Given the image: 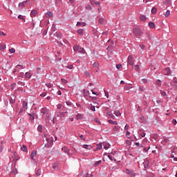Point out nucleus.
I'll return each mask as SVG.
<instances>
[{
    "mask_svg": "<svg viewBox=\"0 0 177 177\" xmlns=\"http://www.w3.org/2000/svg\"><path fill=\"white\" fill-rule=\"evenodd\" d=\"M66 113L67 112H56L52 120L53 123L56 124L59 121L58 118H64Z\"/></svg>",
    "mask_w": 177,
    "mask_h": 177,
    "instance_id": "nucleus-1",
    "label": "nucleus"
},
{
    "mask_svg": "<svg viewBox=\"0 0 177 177\" xmlns=\"http://www.w3.org/2000/svg\"><path fill=\"white\" fill-rule=\"evenodd\" d=\"M133 32L136 37H141V35H143V32H142V30L139 28H135L133 30Z\"/></svg>",
    "mask_w": 177,
    "mask_h": 177,
    "instance_id": "nucleus-2",
    "label": "nucleus"
},
{
    "mask_svg": "<svg viewBox=\"0 0 177 177\" xmlns=\"http://www.w3.org/2000/svg\"><path fill=\"white\" fill-rule=\"evenodd\" d=\"M126 174L129 175L130 177H135L136 176V174L133 172V171L130 170L129 169H126Z\"/></svg>",
    "mask_w": 177,
    "mask_h": 177,
    "instance_id": "nucleus-3",
    "label": "nucleus"
},
{
    "mask_svg": "<svg viewBox=\"0 0 177 177\" xmlns=\"http://www.w3.org/2000/svg\"><path fill=\"white\" fill-rule=\"evenodd\" d=\"M127 63L129 66H133V56L129 55L127 58Z\"/></svg>",
    "mask_w": 177,
    "mask_h": 177,
    "instance_id": "nucleus-4",
    "label": "nucleus"
},
{
    "mask_svg": "<svg viewBox=\"0 0 177 177\" xmlns=\"http://www.w3.org/2000/svg\"><path fill=\"white\" fill-rule=\"evenodd\" d=\"M142 164L144 165L145 169H149V165L150 164V161L147 158L145 159V161L143 162Z\"/></svg>",
    "mask_w": 177,
    "mask_h": 177,
    "instance_id": "nucleus-5",
    "label": "nucleus"
},
{
    "mask_svg": "<svg viewBox=\"0 0 177 177\" xmlns=\"http://www.w3.org/2000/svg\"><path fill=\"white\" fill-rule=\"evenodd\" d=\"M41 114H44V115H45V114L48 115V114H49L50 113L49 109H48L47 107L42 108L41 109Z\"/></svg>",
    "mask_w": 177,
    "mask_h": 177,
    "instance_id": "nucleus-6",
    "label": "nucleus"
},
{
    "mask_svg": "<svg viewBox=\"0 0 177 177\" xmlns=\"http://www.w3.org/2000/svg\"><path fill=\"white\" fill-rule=\"evenodd\" d=\"M62 151H64V153H66V154H68V156H71V153H70V149L67 147H64L62 148Z\"/></svg>",
    "mask_w": 177,
    "mask_h": 177,
    "instance_id": "nucleus-7",
    "label": "nucleus"
},
{
    "mask_svg": "<svg viewBox=\"0 0 177 177\" xmlns=\"http://www.w3.org/2000/svg\"><path fill=\"white\" fill-rule=\"evenodd\" d=\"M28 28H30V30H34L35 27V23H28L27 24Z\"/></svg>",
    "mask_w": 177,
    "mask_h": 177,
    "instance_id": "nucleus-8",
    "label": "nucleus"
},
{
    "mask_svg": "<svg viewBox=\"0 0 177 177\" xmlns=\"http://www.w3.org/2000/svg\"><path fill=\"white\" fill-rule=\"evenodd\" d=\"M38 15V11L37 10H32L30 12V17H35Z\"/></svg>",
    "mask_w": 177,
    "mask_h": 177,
    "instance_id": "nucleus-9",
    "label": "nucleus"
},
{
    "mask_svg": "<svg viewBox=\"0 0 177 177\" xmlns=\"http://www.w3.org/2000/svg\"><path fill=\"white\" fill-rule=\"evenodd\" d=\"M82 147L83 149H86V150H92V149L93 148L92 145H84Z\"/></svg>",
    "mask_w": 177,
    "mask_h": 177,
    "instance_id": "nucleus-10",
    "label": "nucleus"
},
{
    "mask_svg": "<svg viewBox=\"0 0 177 177\" xmlns=\"http://www.w3.org/2000/svg\"><path fill=\"white\" fill-rule=\"evenodd\" d=\"M165 75H171V68H165Z\"/></svg>",
    "mask_w": 177,
    "mask_h": 177,
    "instance_id": "nucleus-11",
    "label": "nucleus"
},
{
    "mask_svg": "<svg viewBox=\"0 0 177 177\" xmlns=\"http://www.w3.org/2000/svg\"><path fill=\"white\" fill-rule=\"evenodd\" d=\"M53 36L54 37H56L57 38H59V39H61V38H62V32H59V31H57V32H56L55 33H54V35H53Z\"/></svg>",
    "mask_w": 177,
    "mask_h": 177,
    "instance_id": "nucleus-12",
    "label": "nucleus"
},
{
    "mask_svg": "<svg viewBox=\"0 0 177 177\" xmlns=\"http://www.w3.org/2000/svg\"><path fill=\"white\" fill-rule=\"evenodd\" d=\"M102 146H104V149H105V150H107L110 147V144L109 142H103Z\"/></svg>",
    "mask_w": 177,
    "mask_h": 177,
    "instance_id": "nucleus-13",
    "label": "nucleus"
},
{
    "mask_svg": "<svg viewBox=\"0 0 177 177\" xmlns=\"http://www.w3.org/2000/svg\"><path fill=\"white\" fill-rule=\"evenodd\" d=\"M28 115L30 116L29 120L31 122H32V121H34V120H35V116L34 115V114L28 113Z\"/></svg>",
    "mask_w": 177,
    "mask_h": 177,
    "instance_id": "nucleus-14",
    "label": "nucleus"
},
{
    "mask_svg": "<svg viewBox=\"0 0 177 177\" xmlns=\"http://www.w3.org/2000/svg\"><path fill=\"white\" fill-rule=\"evenodd\" d=\"M35 156H37V151H32L30 154L31 160H34V157H35Z\"/></svg>",
    "mask_w": 177,
    "mask_h": 177,
    "instance_id": "nucleus-15",
    "label": "nucleus"
},
{
    "mask_svg": "<svg viewBox=\"0 0 177 177\" xmlns=\"http://www.w3.org/2000/svg\"><path fill=\"white\" fill-rule=\"evenodd\" d=\"M169 142V139L166 137H163V140L162 141V144L167 145Z\"/></svg>",
    "mask_w": 177,
    "mask_h": 177,
    "instance_id": "nucleus-16",
    "label": "nucleus"
},
{
    "mask_svg": "<svg viewBox=\"0 0 177 177\" xmlns=\"http://www.w3.org/2000/svg\"><path fill=\"white\" fill-rule=\"evenodd\" d=\"M21 151H24V153H27L28 151L27 150V146H26V145H22V147H21Z\"/></svg>",
    "mask_w": 177,
    "mask_h": 177,
    "instance_id": "nucleus-17",
    "label": "nucleus"
},
{
    "mask_svg": "<svg viewBox=\"0 0 177 177\" xmlns=\"http://www.w3.org/2000/svg\"><path fill=\"white\" fill-rule=\"evenodd\" d=\"M22 103V108L26 109V110H27V106H28V103L26 101H23Z\"/></svg>",
    "mask_w": 177,
    "mask_h": 177,
    "instance_id": "nucleus-18",
    "label": "nucleus"
},
{
    "mask_svg": "<svg viewBox=\"0 0 177 177\" xmlns=\"http://www.w3.org/2000/svg\"><path fill=\"white\" fill-rule=\"evenodd\" d=\"M25 78H27L30 80L31 78V73L30 72H26L24 75Z\"/></svg>",
    "mask_w": 177,
    "mask_h": 177,
    "instance_id": "nucleus-19",
    "label": "nucleus"
},
{
    "mask_svg": "<svg viewBox=\"0 0 177 177\" xmlns=\"http://www.w3.org/2000/svg\"><path fill=\"white\" fill-rule=\"evenodd\" d=\"M90 2L91 3V5H93V6L94 5H99V6H100V1L99 2H96V1H95V0H91Z\"/></svg>",
    "mask_w": 177,
    "mask_h": 177,
    "instance_id": "nucleus-20",
    "label": "nucleus"
},
{
    "mask_svg": "<svg viewBox=\"0 0 177 177\" xmlns=\"http://www.w3.org/2000/svg\"><path fill=\"white\" fill-rule=\"evenodd\" d=\"M108 122L109 124H112L113 125H118V122L117 121H113L111 120H109Z\"/></svg>",
    "mask_w": 177,
    "mask_h": 177,
    "instance_id": "nucleus-21",
    "label": "nucleus"
},
{
    "mask_svg": "<svg viewBox=\"0 0 177 177\" xmlns=\"http://www.w3.org/2000/svg\"><path fill=\"white\" fill-rule=\"evenodd\" d=\"M102 146L103 145L102 143L97 145V148L95 150H94V151L102 149Z\"/></svg>",
    "mask_w": 177,
    "mask_h": 177,
    "instance_id": "nucleus-22",
    "label": "nucleus"
},
{
    "mask_svg": "<svg viewBox=\"0 0 177 177\" xmlns=\"http://www.w3.org/2000/svg\"><path fill=\"white\" fill-rule=\"evenodd\" d=\"M83 116L82 114L81 113H78L77 115H76V119L77 120H83Z\"/></svg>",
    "mask_w": 177,
    "mask_h": 177,
    "instance_id": "nucleus-23",
    "label": "nucleus"
},
{
    "mask_svg": "<svg viewBox=\"0 0 177 177\" xmlns=\"http://www.w3.org/2000/svg\"><path fill=\"white\" fill-rule=\"evenodd\" d=\"M28 2V1H24L23 2H21L19 3V8H23L24 5H26V3Z\"/></svg>",
    "mask_w": 177,
    "mask_h": 177,
    "instance_id": "nucleus-24",
    "label": "nucleus"
},
{
    "mask_svg": "<svg viewBox=\"0 0 177 177\" xmlns=\"http://www.w3.org/2000/svg\"><path fill=\"white\" fill-rule=\"evenodd\" d=\"M140 135L142 136V138H145L146 136V132H145L143 130H140Z\"/></svg>",
    "mask_w": 177,
    "mask_h": 177,
    "instance_id": "nucleus-25",
    "label": "nucleus"
},
{
    "mask_svg": "<svg viewBox=\"0 0 177 177\" xmlns=\"http://www.w3.org/2000/svg\"><path fill=\"white\" fill-rule=\"evenodd\" d=\"M151 12L152 15H156L157 13V8L153 7Z\"/></svg>",
    "mask_w": 177,
    "mask_h": 177,
    "instance_id": "nucleus-26",
    "label": "nucleus"
},
{
    "mask_svg": "<svg viewBox=\"0 0 177 177\" xmlns=\"http://www.w3.org/2000/svg\"><path fill=\"white\" fill-rule=\"evenodd\" d=\"M78 53H82V55H85L86 51H85V49H84V48H80Z\"/></svg>",
    "mask_w": 177,
    "mask_h": 177,
    "instance_id": "nucleus-27",
    "label": "nucleus"
},
{
    "mask_svg": "<svg viewBox=\"0 0 177 177\" xmlns=\"http://www.w3.org/2000/svg\"><path fill=\"white\" fill-rule=\"evenodd\" d=\"M149 26L150 27V28H154V27H156V24H154V22H149Z\"/></svg>",
    "mask_w": 177,
    "mask_h": 177,
    "instance_id": "nucleus-28",
    "label": "nucleus"
},
{
    "mask_svg": "<svg viewBox=\"0 0 177 177\" xmlns=\"http://www.w3.org/2000/svg\"><path fill=\"white\" fill-rule=\"evenodd\" d=\"M108 158H109V160H111V161H117V160H115V158H114V156L111 155H109Z\"/></svg>",
    "mask_w": 177,
    "mask_h": 177,
    "instance_id": "nucleus-29",
    "label": "nucleus"
},
{
    "mask_svg": "<svg viewBox=\"0 0 177 177\" xmlns=\"http://www.w3.org/2000/svg\"><path fill=\"white\" fill-rule=\"evenodd\" d=\"M5 49H6V45H3V44H1L0 46V50H1L2 52H3V50H5Z\"/></svg>",
    "mask_w": 177,
    "mask_h": 177,
    "instance_id": "nucleus-30",
    "label": "nucleus"
},
{
    "mask_svg": "<svg viewBox=\"0 0 177 177\" xmlns=\"http://www.w3.org/2000/svg\"><path fill=\"white\" fill-rule=\"evenodd\" d=\"M9 102H10V104H14V103L16 102V100H13V98H12V97H10L9 98Z\"/></svg>",
    "mask_w": 177,
    "mask_h": 177,
    "instance_id": "nucleus-31",
    "label": "nucleus"
},
{
    "mask_svg": "<svg viewBox=\"0 0 177 177\" xmlns=\"http://www.w3.org/2000/svg\"><path fill=\"white\" fill-rule=\"evenodd\" d=\"M26 110H27V109H26V108L21 107V109H20V111H19V115H21V113H22L24 111H26Z\"/></svg>",
    "mask_w": 177,
    "mask_h": 177,
    "instance_id": "nucleus-32",
    "label": "nucleus"
},
{
    "mask_svg": "<svg viewBox=\"0 0 177 177\" xmlns=\"http://www.w3.org/2000/svg\"><path fill=\"white\" fill-rule=\"evenodd\" d=\"M62 3V1L61 0H55V5L56 6H60Z\"/></svg>",
    "mask_w": 177,
    "mask_h": 177,
    "instance_id": "nucleus-33",
    "label": "nucleus"
},
{
    "mask_svg": "<svg viewBox=\"0 0 177 177\" xmlns=\"http://www.w3.org/2000/svg\"><path fill=\"white\" fill-rule=\"evenodd\" d=\"M114 114L115 115H116V117H120V115H121V113L120 112V111H115Z\"/></svg>",
    "mask_w": 177,
    "mask_h": 177,
    "instance_id": "nucleus-34",
    "label": "nucleus"
},
{
    "mask_svg": "<svg viewBox=\"0 0 177 177\" xmlns=\"http://www.w3.org/2000/svg\"><path fill=\"white\" fill-rule=\"evenodd\" d=\"M52 16H53V14L52 13V12L48 11L46 13V17H52Z\"/></svg>",
    "mask_w": 177,
    "mask_h": 177,
    "instance_id": "nucleus-35",
    "label": "nucleus"
},
{
    "mask_svg": "<svg viewBox=\"0 0 177 177\" xmlns=\"http://www.w3.org/2000/svg\"><path fill=\"white\" fill-rule=\"evenodd\" d=\"M57 167H59V162H56L53 164V169H56V168H57Z\"/></svg>",
    "mask_w": 177,
    "mask_h": 177,
    "instance_id": "nucleus-36",
    "label": "nucleus"
},
{
    "mask_svg": "<svg viewBox=\"0 0 177 177\" xmlns=\"http://www.w3.org/2000/svg\"><path fill=\"white\" fill-rule=\"evenodd\" d=\"M85 9H86V10H92V7L91 6V5L87 4V5L86 6V7H85Z\"/></svg>",
    "mask_w": 177,
    "mask_h": 177,
    "instance_id": "nucleus-37",
    "label": "nucleus"
},
{
    "mask_svg": "<svg viewBox=\"0 0 177 177\" xmlns=\"http://www.w3.org/2000/svg\"><path fill=\"white\" fill-rule=\"evenodd\" d=\"M16 86H17L16 83H12V84H11V85H10V89H11L12 91H13V89H15V88H16Z\"/></svg>",
    "mask_w": 177,
    "mask_h": 177,
    "instance_id": "nucleus-38",
    "label": "nucleus"
},
{
    "mask_svg": "<svg viewBox=\"0 0 177 177\" xmlns=\"http://www.w3.org/2000/svg\"><path fill=\"white\" fill-rule=\"evenodd\" d=\"M55 31H56V26L53 25V26L51 28V30H50L51 34H53V32H55Z\"/></svg>",
    "mask_w": 177,
    "mask_h": 177,
    "instance_id": "nucleus-39",
    "label": "nucleus"
},
{
    "mask_svg": "<svg viewBox=\"0 0 177 177\" xmlns=\"http://www.w3.org/2000/svg\"><path fill=\"white\" fill-rule=\"evenodd\" d=\"M163 3H167V6H171V0H166V1H163Z\"/></svg>",
    "mask_w": 177,
    "mask_h": 177,
    "instance_id": "nucleus-40",
    "label": "nucleus"
},
{
    "mask_svg": "<svg viewBox=\"0 0 177 177\" xmlns=\"http://www.w3.org/2000/svg\"><path fill=\"white\" fill-rule=\"evenodd\" d=\"M77 34H79L80 35H82V34H84V30L83 29L77 30Z\"/></svg>",
    "mask_w": 177,
    "mask_h": 177,
    "instance_id": "nucleus-41",
    "label": "nucleus"
},
{
    "mask_svg": "<svg viewBox=\"0 0 177 177\" xmlns=\"http://www.w3.org/2000/svg\"><path fill=\"white\" fill-rule=\"evenodd\" d=\"M169 15H171V11L169 10H167L166 11V13L165 14V17H168V16H169Z\"/></svg>",
    "mask_w": 177,
    "mask_h": 177,
    "instance_id": "nucleus-42",
    "label": "nucleus"
},
{
    "mask_svg": "<svg viewBox=\"0 0 177 177\" xmlns=\"http://www.w3.org/2000/svg\"><path fill=\"white\" fill-rule=\"evenodd\" d=\"M140 20H141L142 21H145V20H146V16H145V15H141V16L140 17Z\"/></svg>",
    "mask_w": 177,
    "mask_h": 177,
    "instance_id": "nucleus-43",
    "label": "nucleus"
},
{
    "mask_svg": "<svg viewBox=\"0 0 177 177\" xmlns=\"http://www.w3.org/2000/svg\"><path fill=\"white\" fill-rule=\"evenodd\" d=\"M102 164V160H98L95 162V167H97L98 165H100Z\"/></svg>",
    "mask_w": 177,
    "mask_h": 177,
    "instance_id": "nucleus-44",
    "label": "nucleus"
},
{
    "mask_svg": "<svg viewBox=\"0 0 177 177\" xmlns=\"http://www.w3.org/2000/svg\"><path fill=\"white\" fill-rule=\"evenodd\" d=\"M80 48L78 46H75V47H73V50H75V52H77L78 50L80 51Z\"/></svg>",
    "mask_w": 177,
    "mask_h": 177,
    "instance_id": "nucleus-45",
    "label": "nucleus"
},
{
    "mask_svg": "<svg viewBox=\"0 0 177 177\" xmlns=\"http://www.w3.org/2000/svg\"><path fill=\"white\" fill-rule=\"evenodd\" d=\"M18 19H19L20 20H23V21H26V18H24L23 15H19L18 16Z\"/></svg>",
    "mask_w": 177,
    "mask_h": 177,
    "instance_id": "nucleus-46",
    "label": "nucleus"
},
{
    "mask_svg": "<svg viewBox=\"0 0 177 177\" xmlns=\"http://www.w3.org/2000/svg\"><path fill=\"white\" fill-rule=\"evenodd\" d=\"M98 23H99L100 24H103V23H104V19H103V18H100V19H98Z\"/></svg>",
    "mask_w": 177,
    "mask_h": 177,
    "instance_id": "nucleus-47",
    "label": "nucleus"
},
{
    "mask_svg": "<svg viewBox=\"0 0 177 177\" xmlns=\"http://www.w3.org/2000/svg\"><path fill=\"white\" fill-rule=\"evenodd\" d=\"M18 77H19L20 78H24V73L21 72L19 73Z\"/></svg>",
    "mask_w": 177,
    "mask_h": 177,
    "instance_id": "nucleus-48",
    "label": "nucleus"
},
{
    "mask_svg": "<svg viewBox=\"0 0 177 177\" xmlns=\"http://www.w3.org/2000/svg\"><path fill=\"white\" fill-rule=\"evenodd\" d=\"M36 175L37 176H41V169H37Z\"/></svg>",
    "mask_w": 177,
    "mask_h": 177,
    "instance_id": "nucleus-49",
    "label": "nucleus"
},
{
    "mask_svg": "<svg viewBox=\"0 0 177 177\" xmlns=\"http://www.w3.org/2000/svg\"><path fill=\"white\" fill-rule=\"evenodd\" d=\"M136 146H137V147H143V145L139 142H135Z\"/></svg>",
    "mask_w": 177,
    "mask_h": 177,
    "instance_id": "nucleus-50",
    "label": "nucleus"
},
{
    "mask_svg": "<svg viewBox=\"0 0 177 177\" xmlns=\"http://www.w3.org/2000/svg\"><path fill=\"white\" fill-rule=\"evenodd\" d=\"M156 84H157V85H158V86H161V85H162L161 80H156Z\"/></svg>",
    "mask_w": 177,
    "mask_h": 177,
    "instance_id": "nucleus-51",
    "label": "nucleus"
},
{
    "mask_svg": "<svg viewBox=\"0 0 177 177\" xmlns=\"http://www.w3.org/2000/svg\"><path fill=\"white\" fill-rule=\"evenodd\" d=\"M149 150H150V147H145L143 149V151H145V153H147Z\"/></svg>",
    "mask_w": 177,
    "mask_h": 177,
    "instance_id": "nucleus-52",
    "label": "nucleus"
},
{
    "mask_svg": "<svg viewBox=\"0 0 177 177\" xmlns=\"http://www.w3.org/2000/svg\"><path fill=\"white\" fill-rule=\"evenodd\" d=\"M37 131H39V132H41L42 131V125L39 124L37 127Z\"/></svg>",
    "mask_w": 177,
    "mask_h": 177,
    "instance_id": "nucleus-53",
    "label": "nucleus"
},
{
    "mask_svg": "<svg viewBox=\"0 0 177 177\" xmlns=\"http://www.w3.org/2000/svg\"><path fill=\"white\" fill-rule=\"evenodd\" d=\"M122 67V64H116V68L118 70H120V68H121Z\"/></svg>",
    "mask_w": 177,
    "mask_h": 177,
    "instance_id": "nucleus-54",
    "label": "nucleus"
},
{
    "mask_svg": "<svg viewBox=\"0 0 177 177\" xmlns=\"http://www.w3.org/2000/svg\"><path fill=\"white\" fill-rule=\"evenodd\" d=\"M67 106H73V102L70 100L66 102Z\"/></svg>",
    "mask_w": 177,
    "mask_h": 177,
    "instance_id": "nucleus-55",
    "label": "nucleus"
},
{
    "mask_svg": "<svg viewBox=\"0 0 177 177\" xmlns=\"http://www.w3.org/2000/svg\"><path fill=\"white\" fill-rule=\"evenodd\" d=\"M95 121L97 124H99V125H101L102 124V122H100V120H99V119L97 118H95Z\"/></svg>",
    "mask_w": 177,
    "mask_h": 177,
    "instance_id": "nucleus-56",
    "label": "nucleus"
},
{
    "mask_svg": "<svg viewBox=\"0 0 177 177\" xmlns=\"http://www.w3.org/2000/svg\"><path fill=\"white\" fill-rule=\"evenodd\" d=\"M9 52H10L11 53H15V52H16V50L12 48L9 49Z\"/></svg>",
    "mask_w": 177,
    "mask_h": 177,
    "instance_id": "nucleus-57",
    "label": "nucleus"
},
{
    "mask_svg": "<svg viewBox=\"0 0 177 177\" xmlns=\"http://www.w3.org/2000/svg\"><path fill=\"white\" fill-rule=\"evenodd\" d=\"M84 75L86 77H91V73H89V72H88V71H85Z\"/></svg>",
    "mask_w": 177,
    "mask_h": 177,
    "instance_id": "nucleus-58",
    "label": "nucleus"
},
{
    "mask_svg": "<svg viewBox=\"0 0 177 177\" xmlns=\"http://www.w3.org/2000/svg\"><path fill=\"white\" fill-rule=\"evenodd\" d=\"M62 106H63V105H62V104H58L57 105V109L58 110H60V109H62Z\"/></svg>",
    "mask_w": 177,
    "mask_h": 177,
    "instance_id": "nucleus-59",
    "label": "nucleus"
},
{
    "mask_svg": "<svg viewBox=\"0 0 177 177\" xmlns=\"http://www.w3.org/2000/svg\"><path fill=\"white\" fill-rule=\"evenodd\" d=\"M160 93H161L162 96H167V93L164 91H161Z\"/></svg>",
    "mask_w": 177,
    "mask_h": 177,
    "instance_id": "nucleus-60",
    "label": "nucleus"
},
{
    "mask_svg": "<svg viewBox=\"0 0 177 177\" xmlns=\"http://www.w3.org/2000/svg\"><path fill=\"white\" fill-rule=\"evenodd\" d=\"M91 111H96V109L95 108V106L91 105Z\"/></svg>",
    "mask_w": 177,
    "mask_h": 177,
    "instance_id": "nucleus-61",
    "label": "nucleus"
},
{
    "mask_svg": "<svg viewBox=\"0 0 177 177\" xmlns=\"http://www.w3.org/2000/svg\"><path fill=\"white\" fill-rule=\"evenodd\" d=\"M61 81H62V84H67V80H66V79H61Z\"/></svg>",
    "mask_w": 177,
    "mask_h": 177,
    "instance_id": "nucleus-62",
    "label": "nucleus"
},
{
    "mask_svg": "<svg viewBox=\"0 0 177 177\" xmlns=\"http://www.w3.org/2000/svg\"><path fill=\"white\" fill-rule=\"evenodd\" d=\"M104 94H105L106 97L109 98V91L104 90Z\"/></svg>",
    "mask_w": 177,
    "mask_h": 177,
    "instance_id": "nucleus-63",
    "label": "nucleus"
},
{
    "mask_svg": "<svg viewBox=\"0 0 177 177\" xmlns=\"http://www.w3.org/2000/svg\"><path fill=\"white\" fill-rule=\"evenodd\" d=\"M50 118V115L46 116V122H49V119Z\"/></svg>",
    "mask_w": 177,
    "mask_h": 177,
    "instance_id": "nucleus-64",
    "label": "nucleus"
}]
</instances>
